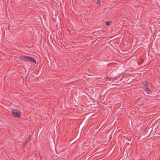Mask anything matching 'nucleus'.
Masks as SVG:
<instances>
[{
  "instance_id": "nucleus-1",
  "label": "nucleus",
  "mask_w": 160,
  "mask_h": 160,
  "mask_svg": "<svg viewBox=\"0 0 160 160\" xmlns=\"http://www.w3.org/2000/svg\"><path fill=\"white\" fill-rule=\"evenodd\" d=\"M21 59L23 60L30 61L36 63L35 59L34 58L30 57L22 56L21 57Z\"/></svg>"
},
{
  "instance_id": "nucleus-2",
  "label": "nucleus",
  "mask_w": 160,
  "mask_h": 160,
  "mask_svg": "<svg viewBox=\"0 0 160 160\" xmlns=\"http://www.w3.org/2000/svg\"><path fill=\"white\" fill-rule=\"evenodd\" d=\"M12 115L15 117L19 118L21 115V112L17 109H12Z\"/></svg>"
},
{
  "instance_id": "nucleus-3",
  "label": "nucleus",
  "mask_w": 160,
  "mask_h": 160,
  "mask_svg": "<svg viewBox=\"0 0 160 160\" xmlns=\"http://www.w3.org/2000/svg\"><path fill=\"white\" fill-rule=\"evenodd\" d=\"M144 89L146 90V91L147 92H150L151 91V90L149 87H146L144 88Z\"/></svg>"
},
{
  "instance_id": "nucleus-4",
  "label": "nucleus",
  "mask_w": 160,
  "mask_h": 160,
  "mask_svg": "<svg viewBox=\"0 0 160 160\" xmlns=\"http://www.w3.org/2000/svg\"><path fill=\"white\" fill-rule=\"evenodd\" d=\"M111 23V22H108L107 21L106 22V24L108 26L110 25V24Z\"/></svg>"
},
{
  "instance_id": "nucleus-5",
  "label": "nucleus",
  "mask_w": 160,
  "mask_h": 160,
  "mask_svg": "<svg viewBox=\"0 0 160 160\" xmlns=\"http://www.w3.org/2000/svg\"><path fill=\"white\" fill-rule=\"evenodd\" d=\"M144 85L146 87H148V83L147 82H145L144 83Z\"/></svg>"
},
{
  "instance_id": "nucleus-6",
  "label": "nucleus",
  "mask_w": 160,
  "mask_h": 160,
  "mask_svg": "<svg viewBox=\"0 0 160 160\" xmlns=\"http://www.w3.org/2000/svg\"><path fill=\"white\" fill-rule=\"evenodd\" d=\"M101 2V1L100 0H98L97 2H96V4L97 5L99 4Z\"/></svg>"
},
{
  "instance_id": "nucleus-7",
  "label": "nucleus",
  "mask_w": 160,
  "mask_h": 160,
  "mask_svg": "<svg viewBox=\"0 0 160 160\" xmlns=\"http://www.w3.org/2000/svg\"><path fill=\"white\" fill-rule=\"evenodd\" d=\"M117 79V77H115L113 79V81H115L116 79Z\"/></svg>"
},
{
  "instance_id": "nucleus-8",
  "label": "nucleus",
  "mask_w": 160,
  "mask_h": 160,
  "mask_svg": "<svg viewBox=\"0 0 160 160\" xmlns=\"http://www.w3.org/2000/svg\"><path fill=\"white\" fill-rule=\"evenodd\" d=\"M27 143V142H23V144H26Z\"/></svg>"
},
{
  "instance_id": "nucleus-9",
  "label": "nucleus",
  "mask_w": 160,
  "mask_h": 160,
  "mask_svg": "<svg viewBox=\"0 0 160 160\" xmlns=\"http://www.w3.org/2000/svg\"><path fill=\"white\" fill-rule=\"evenodd\" d=\"M30 138V137H29L28 138V140H29Z\"/></svg>"
},
{
  "instance_id": "nucleus-10",
  "label": "nucleus",
  "mask_w": 160,
  "mask_h": 160,
  "mask_svg": "<svg viewBox=\"0 0 160 160\" xmlns=\"http://www.w3.org/2000/svg\"><path fill=\"white\" fill-rule=\"evenodd\" d=\"M54 1V0H52V1Z\"/></svg>"
}]
</instances>
